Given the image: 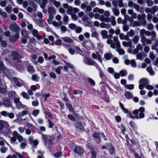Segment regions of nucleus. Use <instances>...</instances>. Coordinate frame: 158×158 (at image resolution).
<instances>
[{"mask_svg":"<svg viewBox=\"0 0 158 158\" xmlns=\"http://www.w3.org/2000/svg\"><path fill=\"white\" fill-rule=\"evenodd\" d=\"M100 20L102 22L105 21L106 23L110 22L112 26L116 25V22L115 17L114 16H111L110 17H105L103 15H101L99 18Z\"/></svg>","mask_w":158,"mask_h":158,"instance_id":"1","label":"nucleus"},{"mask_svg":"<svg viewBox=\"0 0 158 158\" xmlns=\"http://www.w3.org/2000/svg\"><path fill=\"white\" fill-rule=\"evenodd\" d=\"M146 15L145 14H142L141 15H138L137 16V19L140 21V23L143 25H144L146 24L147 22L145 20Z\"/></svg>","mask_w":158,"mask_h":158,"instance_id":"2","label":"nucleus"},{"mask_svg":"<svg viewBox=\"0 0 158 158\" xmlns=\"http://www.w3.org/2000/svg\"><path fill=\"white\" fill-rule=\"evenodd\" d=\"M10 29L13 31H15L16 33H19L20 29L19 26L15 23L11 24L10 27Z\"/></svg>","mask_w":158,"mask_h":158,"instance_id":"3","label":"nucleus"},{"mask_svg":"<svg viewBox=\"0 0 158 158\" xmlns=\"http://www.w3.org/2000/svg\"><path fill=\"white\" fill-rule=\"evenodd\" d=\"M29 141L30 144L32 145L35 148L38 144V141L37 140L34 139L31 136H30L29 137Z\"/></svg>","mask_w":158,"mask_h":158,"instance_id":"4","label":"nucleus"},{"mask_svg":"<svg viewBox=\"0 0 158 158\" xmlns=\"http://www.w3.org/2000/svg\"><path fill=\"white\" fill-rule=\"evenodd\" d=\"M84 62L86 64L88 65H94L95 62L93 60H91L89 58L85 57L83 60Z\"/></svg>","mask_w":158,"mask_h":158,"instance_id":"5","label":"nucleus"},{"mask_svg":"<svg viewBox=\"0 0 158 158\" xmlns=\"http://www.w3.org/2000/svg\"><path fill=\"white\" fill-rule=\"evenodd\" d=\"M31 33L32 35L39 40L42 39V37L38 33V31L35 29L31 31Z\"/></svg>","mask_w":158,"mask_h":158,"instance_id":"6","label":"nucleus"},{"mask_svg":"<svg viewBox=\"0 0 158 158\" xmlns=\"http://www.w3.org/2000/svg\"><path fill=\"white\" fill-rule=\"evenodd\" d=\"M19 38V33H16L14 35H11L9 37V40L11 42H15Z\"/></svg>","mask_w":158,"mask_h":158,"instance_id":"7","label":"nucleus"},{"mask_svg":"<svg viewBox=\"0 0 158 158\" xmlns=\"http://www.w3.org/2000/svg\"><path fill=\"white\" fill-rule=\"evenodd\" d=\"M140 41L142 43V45L143 46H144L146 44H151L152 43L151 40L149 39H147L146 37L142 39H141Z\"/></svg>","mask_w":158,"mask_h":158,"instance_id":"8","label":"nucleus"},{"mask_svg":"<svg viewBox=\"0 0 158 158\" xmlns=\"http://www.w3.org/2000/svg\"><path fill=\"white\" fill-rule=\"evenodd\" d=\"M74 152L77 154H81L84 152V150L81 147L78 146H76L74 150Z\"/></svg>","mask_w":158,"mask_h":158,"instance_id":"9","label":"nucleus"},{"mask_svg":"<svg viewBox=\"0 0 158 158\" xmlns=\"http://www.w3.org/2000/svg\"><path fill=\"white\" fill-rule=\"evenodd\" d=\"M148 31H146L144 29H142L140 30L139 33L141 39H142L145 37L144 36L145 34L146 35L148 36Z\"/></svg>","mask_w":158,"mask_h":158,"instance_id":"10","label":"nucleus"},{"mask_svg":"<svg viewBox=\"0 0 158 158\" xmlns=\"http://www.w3.org/2000/svg\"><path fill=\"white\" fill-rule=\"evenodd\" d=\"M75 126L78 131H80L84 129V127L79 122L76 123L75 124Z\"/></svg>","mask_w":158,"mask_h":158,"instance_id":"11","label":"nucleus"},{"mask_svg":"<svg viewBox=\"0 0 158 158\" xmlns=\"http://www.w3.org/2000/svg\"><path fill=\"white\" fill-rule=\"evenodd\" d=\"M113 41L114 42L115 46L116 47H121L120 44L118 41V37L117 36H114L113 38Z\"/></svg>","mask_w":158,"mask_h":158,"instance_id":"12","label":"nucleus"},{"mask_svg":"<svg viewBox=\"0 0 158 158\" xmlns=\"http://www.w3.org/2000/svg\"><path fill=\"white\" fill-rule=\"evenodd\" d=\"M92 57L94 59L98 58V60L101 63H102V60L101 57L98 52H97L96 54L93 53L92 54Z\"/></svg>","mask_w":158,"mask_h":158,"instance_id":"13","label":"nucleus"},{"mask_svg":"<svg viewBox=\"0 0 158 158\" xmlns=\"http://www.w3.org/2000/svg\"><path fill=\"white\" fill-rule=\"evenodd\" d=\"M100 27L102 28L108 29L110 27L111 25L109 23H105L102 22L100 24Z\"/></svg>","mask_w":158,"mask_h":158,"instance_id":"14","label":"nucleus"},{"mask_svg":"<svg viewBox=\"0 0 158 158\" xmlns=\"http://www.w3.org/2000/svg\"><path fill=\"white\" fill-rule=\"evenodd\" d=\"M119 37L122 40H125L128 41L129 40V38L128 36L125 35L123 33H121L119 34Z\"/></svg>","mask_w":158,"mask_h":158,"instance_id":"15","label":"nucleus"},{"mask_svg":"<svg viewBox=\"0 0 158 158\" xmlns=\"http://www.w3.org/2000/svg\"><path fill=\"white\" fill-rule=\"evenodd\" d=\"M3 104L6 107H10V101L9 98L6 99L3 102Z\"/></svg>","mask_w":158,"mask_h":158,"instance_id":"16","label":"nucleus"},{"mask_svg":"<svg viewBox=\"0 0 158 158\" xmlns=\"http://www.w3.org/2000/svg\"><path fill=\"white\" fill-rule=\"evenodd\" d=\"M122 43L123 46L126 47H131L132 46V43L130 41L126 42L123 41L122 42Z\"/></svg>","mask_w":158,"mask_h":158,"instance_id":"17","label":"nucleus"},{"mask_svg":"<svg viewBox=\"0 0 158 158\" xmlns=\"http://www.w3.org/2000/svg\"><path fill=\"white\" fill-rule=\"evenodd\" d=\"M106 42L108 44H110V47L114 49L115 48V43L113 42V40L111 39L108 40Z\"/></svg>","mask_w":158,"mask_h":158,"instance_id":"18","label":"nucleus"},{"mask_svg":"<svg viewBox=\"0 0 158 158\" xmlns=\"http://www.w3.org/2000/svg\"><path fill=\"white\" fill-rule=\"evenodd\" d=\"M48 11V13L51 14H55L56 12V10L55 8L51 6L49 7Z\"/></svg>","mask_w":158,"mask_h":158,"instance_id":"19","label":"nucleus"},{"mask_svg":"<svg viewBox=\"0 0 158 158\" xmlns=\"http://www.w3.org/2000/svg\"><path fill=\"white\" fill-rule=\"evenodd\" d=\"M50 2L53 4L54 6L56 7H58L60 5V3L59 2L56 1V0H50Z\"/></svg>","mask_w":158,"mask_h":158,"instance_id":"20","label":"nucleus"},{"mask_svg":"<svg viewBox=\"0 0 158 158\" xmlns=\"http://www.w3.org/2000/svg\"><path fill=\"white\" fill-rule=\"evenodd\" d=\"M131 24L133 27H137L140 26L141 23H140L139 22L137 21H133L132 20H130Z\"/></svg>","mask_w":158,"mask_h":158,"instance_id":"21","label":"nucleus"},{"mask_svg":"<svg viewBox=\"0 0 158 158\" xmlns=\"http://www.w3.org/2000/svg\"><path fill=\"white\" fill-rule=\"evenodd\" d=\"M63 40L67 43H68L70 44H72L73 43V40L70 38L68 37H65L63 38Z\"/></svg>","mask_w":158,"mask_h":158,"instance_id":"22","label":"nucleus"},{"mask_svg":"<svg viewBox=\"0 0 158 158\" xmlns=\"http://www.w3.org/2000/svg\"><path fill=\"white\" fill-rule=\"evenodd\" d=\"M12 57L14 60H18L20 58V57L19 56L18 54L16 52H14L12 55Z\"/></svg>","mask_w":158,"mask_h":158,"instance_id":"23","label":"nucleus"},{"mask_svg":"<svg viewBox=\"0 0 158 158\" xmlns=\"http://www.w3.org/2000/svg\"><path fill=\"white\" fill-rule=\"evenodd\" d=\"M112 10L114 15L115 16H118L119 14V10L117 7L113 8Z\"/></svg>","mask_w":158,"mask_h":158,"instance_id":"24","label":"nucleus"},{"mask_svg":"<svg viewBox=\"0 0 158 158\" xmlns=\"http://www.w3.org/2000/svg\"><path fill=\"white\" fill-rule=\"evenodd\" d=\"M116 51L118 52L119 55H124L125 54V51L123 49L121 48L120 47H116Z\"/></svg>","mask_w":158,"mask_h":158,"instance_id":"25","label":"nucleus"},{"mask_svg":"<svg viewBox=\"0 0 158 158\" xmlns=\"http://www.w3.org/2000/svg\"><path fill=\"white\" fill-rule=\"evenodd\" d=\"M139 39V37L137 35L135 36L132 39V40L134 44H136L138 42Z\"/></svg>","mask_w":158,"mask_h":158,"instance_id":"26","label":"nucleus"},{"mask_svg":"<svg viewBox=\"0 0 158 158\" xmlns=\"http://www.w3.org/2000/svg\"><path fill=\"white\" fill-rule=\"evenodd\" d=\"M148 82V80L146 78L142 79L139 81V83H141L145 85H147Z\"/></svg>","mask_w":158,"mask_h":158,"instance_id":"27","label":"nucleus"},{"mask_svg":"<svg viewBox=\"0 0 158 158\" xmlns=\"http://www.w3.org/2000/svg\"><path fill=\"white\" fill-rule=\"evenodd\" d=\"M63 23L61 21H60L58 23L55 21L52 22L53 25L56 27H57L58 26H60Z\"/></svg>","mask_w":158,"mask_h":158,"instance_id":"28","label":"nucleus"},{"mask_svg":"<svg viewBox=\"0 0 158 158\" xmlns=\"http://www.w3.org/2000/svg\"><path fill=\"white\" fill-rule=\"evenodd\" d=\"M151 14H154L155 12L158 11V7L157 6H155L151 8Z\"/></svg>","mask_w":158,"mask_h":158,"instance_id":"29","label":"nucleus"},{"mask_svg":"<svg viewBox=\"0 0 158 158\" xmlns=\"http://www.w3.org/2000/svg\"><path fill=\"white\" fill-rule=\"evenodd\" d=\"M28 113V112L27 110H23L21 113H19L17 115V116L19 117H21L22 116L26 115Z\"/></svg>","mask_w":158,"mask_h":158,"instance_id":"30","label":"nucleus"},{"mask_svg":"<svg viewBox=\"0 0 158 158\" xmlns=\"http://www.w3.org/2000/svg\"><path fill=\"white\" fill-rule=\"evenodd\" d=\"M101 34L103 38L106 39L107 38V31H106L105 30L102 31L101 32Z\"/></svg>","mask_w":158,"mask_h":158,"instance_id":"31","label":"nucleus"},{"mask_svg":"<svg viewBox=\"0 0 158 158\" xmlns=\"http://www.w3.org/2000/svg\"><path fill=\"white\" fill-rule=\"evenodd\" d=\"M99 135L98 133H95L93 135V137L96 139V140L98 143H100V139L99 137Z\"/></svg>","mask_w":158,"mask_h":158,"instance_id":"32","label":"nucleus"},{"mask_svg":"<svg viewBox=\"0 0 158 158\" xmlns=\"http://www.w3.org/2000/svg\"><path fill=\"white\" fill-rule=\"evenodd\" d=\"M112 57L113 56L111 53H107L104 55L105 58L107 60H110Z\"/></svg>","mask_w":158,"mask_h":158,"instance_id":"33","label":"nucleus"},{"mask_svg":"<svg viewBox=\"0 0 158 158\" xmlns=\"http://www.w3.org/2000/svg\"><path fill=\"white\" fill-rule=\"evenodd\" d=\"M135 33L133 30H130V31L127 33V35L129 36L132 37L134 35Z\"/></svg>","mask_w":158,"mask_h":158,"instance_id":"34","label":"nucleus"},{"mask_svg":"<svg viewBox=\"0 0 158 158\" xmlns=\"http://www.w3.org/2000/svg\"><path fill=\"white\" fill-rule=\"evenodd\" d=\"M156 32L154 31H148V36H150L151 35L153 38H155L156 37Z\"/></svg>","mask_w":158,"mask_h":158,"instance_id":"35","label":"nucleus"},{"mask_svg":"<svg viewBox=\"0 0 158 158\" xmlns=\"http://www.w3.org/2000/svg\"><path fill=\"white\" fill-rule=\"evenodd\" d=\"M158 45V41H156L155 44L153 45L151 47V48L152 50H156V51H158V49L156 48V46Z\"/></svg>","mask_w":158,"mask_h":158,"instance_id":"36","label":"nucleus"},{"mask_svg":"<svg viewBox=\"0 0 158 158\" xmlns=\"http://www.w3.org/2000/svg\"><path fill=\"white\" fill-rule=\"evenodd\" d=\"M125 96L128 99H130L132 97V95L131 93L128 91H126L125 93Z\"/></svg>","mask_w":158,"mask_h":158,"instance_id":"37","label":"nucleus"},{"mask_svg":"<svg viewBox=\"0 0 158 158\" xmlns=\"http://www.w3.org/2000/svg\"><path fill=\"white\" fill-rule=\"evenodd\" d=\"M118 6L119 7H123L124 6V4L123 3V0H117Z\"/></svg>","mask_w":158,"mask_h":158,"instance_id":"38","label":"nucleus"},{"mask_svg":"<svg viewBox=\"0 0 158 158\" xmlns=\"http://www.w3.org/2000/svg\"><path fill=\"white\" fill-rule=\"evenodd\" d=\"M73 7L70 6L69 7L67 10L66 12L68 15H71L72 14H73Z\"/></svg>","mask_w":158,"mask_h":158,"instance_id":"39","label":"nucleus"},{"mask_svg":"<svg viewBox=\"0 0 158 158\" xmlns=\"http://www.w3.org/2000/svg\"><path fill=\"white\" fill-rule=\"evenodd\" d=\"M39 77H38L36 74H33L32 76L31 79L32 80L37 81H38L39 79Z\"/></svg>","mask_w":158,"mask_h":158,"instance_id":"40","label":"nucleus"},{"mask_svg":"<svg viewBox=\"0 0 158 158\" xmlns=\"http://www.w3.org/2000/svg\"><path fill=\"white\" fill-rule=\"evenodd\" d=\"M147 70L149 73L151 75H153L154 74V72L152 70V69L151 67H148L147 68Z\"/></svg>","mask_w":158,"mask_h":158,"instance_id":"41","label":"nucleus"},{"mask_svg":"<svg viewBox=\"0 0 158 158\" xmlns=\"http://www.w3.org/2000/svg\"><path fill=\"white\" fill-rule=\"evenodd\" d=\"M67 107L69 109L70 111H73V110L72 106L69 103H67L66 104Z\"/></svg>","mask_w":158,"mask_h":158,"instance_id":"42","label":"nucleus"},{"mask_svg":"<svg viewBox=\"0 0 158 158\" xmlns=\"http://www.w3.org/2000/svg\"><path fill=\"white\" fill-rule=\"evenodd\" d=\"M22 95L24 98L28 99L30 98V97L28 96L26 92H23L22 93Z\"/></svg>","mask_w":158,"mask_h":158,"instance_id":"43","label":"nucleus"},{"mask_svg":"<svg viewBox=\"0 0 158 158\" xmlns=\"http://www.w3.org/2000/svg\"><path fill=\"white\" fill-rule=\"evenodd\" d=\"M91 158H96V152L94 149H92L91 152Z\"/></svg>","mask_w":158,"mask_h":158,"instance_id":"44","label":"nucleus"},{"mask_svg":"<svg viewBox=\"0 0 158 158\" xmlns=\"http://www.w3.org/2000/svg\"><path fill=\"white\" fill-rule=\"evenodd\" d=\"M42 136L45 145H47L48 141L47 136L45 135H42Z\"/></svg>","mask_w":158,"mask_h":158,"instance_id":"45","label":"nucleus"},{"mask_svg":"<svg viewBox=\"0 0 158 158\" xmlns=\"http://www.w3.org/2000/svg\"><path fill=\"white\" fill-rule=\"evenodd\" d=\"M125 87L127 89H133L134 88V85L132 84H130L129 85H125Z\"/></svg>","mask_w":158,"mask_h":158,"instance_id":"46","label":"nucleus"},{"mask_svg":"<svg viewBox=\"0 0 158 158\" xmlns=\"http://www.w3.org/2000/svg\"><path fill=\"white\" fill-rule=\"evenodd\" d=\"M72 19L74 21H76L78 19V17L75 14L73 13L71 15Z\"/></svg>","mask_w":158,"mask_h":158,"instance_id":"47","label":"nucleus"},{"mask_svg":"<svg viewBox=\"0 0 158 158\" xmlns=\"http://www.w3.org/2000/svg\"><path fill=\"white\" fill-rule=\"evenodd\" d=\"M147 5L148 6H152L153 4V2L151 0H146Z\"/></svg>","mask_w":158,"mask_h":158,"instance_id":"48","label":"nucleus"},{"mask_svg":"<svg viewBox=\"0 0 158 158\" xmlns=\"http://www.w3.org/2000/svg\"><path fill=\"white\" fill-rule=\"evenodd\" d=\"M16 107L17 109H20L22 108H23L24 106L20 102L16 104Z\"/></svg>","mask_w":158,"mask_h":158,"instance_id":"49","label":"nucleus"},{"mask_svg":"<svg viewBox=\"0 0 158 158\" xmlns=\"http://www.w3.org/2000/svg\"><path fill=\"white\" fill-rule=\"evenodd\" d=\"M127 73V72L125 70H122L120 71L119 72V74L121 77H123L125 76Z\"/></svg>","mask_w":158,"mask_h":158,"instance_id":"50","label":"nucleus"},{"mask_svg":"<svg viewBox=\"0 0 158 158\" xmlns=\"http://www.w3.org/2000/svg\"><path fill=\"white\" fill-rule=\"evenodd\" d=\"M40 111L38 110H33L32 112V114L35 116H36L39 113Z\"/></svg>","mask_w":158,"mask_h":158,"instance_id":"51","label":"nucleus"},{"mask_svg":"<svg viewBox=\"0 0 158 158\" xmlns=\"http://www.w3.org/2000/svg\"><path fill=\"white\" fill-rule=\"evenodd\" d=\"M21 34L22 35H23V36L28 37V35L27 33V31L25 30H23L22 32H21Z\"/></svg>","mask_w":158,"mask_h":158,"instance_id":"52","label":"nucleus"},{"mask_svg":"<svg viewBox=\"0 0 158 158\" xmlns=\"http://www.w3.org/2000/svg\"><path fill=\"white\" fill-rule=\"evenodd\" d=\"M13 80L14 81V82H15V83L18 86H21V85L19 83V81L17 80V79L15 78L14 77L13 78Z\"/></svg>","mask_w":158,"mask_h":158,"instance_id":"53","label":"nucleus"},{"mask_svg":"<svg viewBox=\"0 0 158 158\" xmlns=\"http://www.w3.org/2000/svg\"><path fill=\"white\" fill-rule=\"evenodd\" d=\"M28 71L31 73H33L34 72V69L33 66L30 65L28 67Z\"/></svg>","mask_w":158,"mask_h":158,"instance_id":"54","label":"nucleus"},{"mask_svg":"<svg viewBox=\"0 0 158 158\" xmlns=\"http://www.w3.org/2000/svg\"><path fill=\"white\" fill-rule=\"evenodd\" d=\"M63 68L62 66L58 67L56 69V71L58 74H60L61 73V69Z\"/></svg>","mask_w":158,"mask_h":158,"instance_id":"55","label":"nucleus"},{"mask_svg":"<svg viewBox=\"0 0 158 158\" xmlns=\"http://www.w3.org/2000/svg\"><path fill=\"white\" fill-rule=\"evenodd\" d=\"M44 113L46 115L48 116L50 118H53V116L52 114L49 112L47 111H45Z\"/></svg>","mask_w":158,"mask_h":158,"instance_id":"56","label":"nucleus"},{"mask_svg":"<svg viewBox=\"0 0 158 158\" xmlns=\"http://www.w3.org/2000/svg\"><path fill=\"white\" fill-rule=\"evenodd\" d=\"M0 14L2 17L3 18H6L7 16V15L5 12H2L1 10H0Z\"/></svg>","mask_w":158,"mask_h":158,"instance_id":"57","label":"nucleus"},{"mask_svg":"<svg viewBox=\"0 0 158 158\" xmlns=\"http://www.w3.org/2000/svg\"><path fill=\"white\" fill-rule=\"evenodd\" d=\"M129 29V27L128 25H124L123 27V29L124 31H127Z\"/></svg>","mask_w":158,"mask_h":158,"instance_id":"58","label":"nucleus"},{"mask_svg":"<svg viewBox=\"0 0 158 158\" xmlns=\"http://www.w3.org/2000/svg\"><path fill=\"white\" fill-rule=\"evenodd\" d=\"M35 39L33 37H31L30 38L29 40V43H30L35 44Z\"/></svg>","mask_w":158,"mask_h":158,"instance_id":"59","label":"nucleus"},{"mask_svg":"<svg viewBox=\"0 0 158 158\" xmlns=\"http://www.w3.org/2000/svg\"><path fill=\"white\" fill-rule=\"evenodd\" d=\"M6 11L8 13H10L12 10V7L11 6H8L5 8Z\"/></svg>","mask_w":158,"mask_h":158,"instance_id":"60","label":"nucleus"},{"mask_svg":"<svg viewBox=\"0 0 158 158\" xmlns=\"http://www.w3.org/2000/svg\"><path fill=\"white\" fill-rule=\"evenodd\" d=\"M63 19L64 22L68 23L69 20V17L66 15L65 14L64 15Z\"/></svg>","mask_w":158,"mask_h":158,"instance_id":"61","label":"nucleus"},{"mask_svg":"<svg viewBox=\"0 0 158 158\" xmlns=\"http://www.w3.org/2000/svg\"><path fill=\"white\" fill-rule=\"evenodd\" d=\"M7 4V2L6 0H4L0 2V5L2 7H5Z\"/></svg>","mask_w":158,"mask_h":158,"instance_id":"62","label":"nucleus"},{"mask_svg":"<svg viewBox=\"0 0 158 158\" xmlns=\"http://www.w3.org/2000/svg\"><path fill=\"white\" fill-rule=\"evenodd\" d=\"M131 66L133 67H135L136 66V63L134 60H131Z\"/></svg>","mask_w":158,"mask_h":158,"instance_id":"63","label":"nucleus"},{"mask_svg":"<svg viewBox=\"0 0 158 158\" xmlns=\"http://www.w3.org/2000/svg\"><path fill=\"white\" fill-rule=\"evenodd\" d=\"M69 28L71 29H74L76 27V25L73 23H71L69 25Z\"/></svg>","mask_w":158,"mask_h":158,"instance_id":"64","label":"nucleus"}]
</instances>
